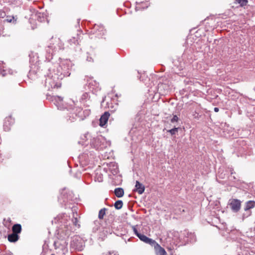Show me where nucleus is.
<instances>
[{
  "instance_id": "nucleus-28",
  "label": "nucleus",
  "mask_w": 255,
  "mask_h": 255,
  "mask_svg": "<svg viewBox=\"0 0 255 255\" xmlns=\"http://www.w3.org/2000/svg\"><path fill=\"white\" fill-rule=\"evenodd\" d=\"M114 193L117 197L121 198L124 196V190L122 188L119 187L115 189Z\"/></svg>"
},
{
  "instance_id": "nucleus-6",
  "label": "nucleus",
  "mask_w": 255,
  "mask_h": 255,
  "mask_svg": "<svg viewBox=\"0 0 255 255\" xmlns=\"http://www.w3.org/2000/svg\"><path fill=\"white\" fill-rule=\"evenodd\" d=\"M90 141L91 146L96 150H102L110 145V142L101 135L93 137Z\"/></svg>"
},
{
  "instance_id": "nucleus-36",
  "label": "nucleus",
  "mask_w": 255,
  "mask_h": 255,
  "mask_svg": "<svg viewBox=\"0 0 255 255\" xmlns=\"http://www.w3.org/2000/svg\"><path fill=\"white\" fill-rule=\"evenodd\" d=\"M95 180L99 182H102L103 181V175L101 174H98L97 173L96 174V177H95Z\"/></svg>"
},
{
  "instance_id": "nucleus-14",
  "label": "nucleus",
  "mask_w": 255,
  "mask_h": 255,
  "mask_svg": "<svg viewBox=\"0 0 255 255\" xmlns=\"http://www.w3.org/2000/svg\"><path fill=\"white\" fill-rule=\"evenodd\" d=\"M229 205L234 212H238L241 209V202L238 199H233L230 200Z\"/></svg>"
},
{
  "instance_id": "nucleus-44",
  "label": "nucleus",
  "mask_w": 255,
  "mask_h": 255,
  "mask_svg": "<svg viewBox=\"0 0 255 255\" xmlns=\"http://www.w3.org/2000/svg\"><path fill=\"white\" fill-rule=\"evenodd\" d=\"M5 16V13L2 10H0V18H3Z\"/></svg>"
},
{
  "instance_id": "nucleus-21",
  "label": "nucleus",
  "mask_w": 255,
  "mask_h": 255,
  "mask_svg": "<svg viewBox=\"0 0 255 255\" xmlns=\"http://www.w3.org/2000/svg\"><path fill=\"white\" fill-rule=\"evenodd\" d=\"M90 138H92L90 134L88 132L83 135L81 138V140L78 142L79 144H81L82 145H87L90 142L88 141V139Z\"/></svg>"
},
{
  "instance_id": "nucleus-31",
  "label": "nucleus",
  "mask_w": 255,
  "mask_h": 255,
  "mask_svg": "<svg viewBox=\"0 0 255 255\" xmlns=\"http://www.w3.org/2000/svg\"><path fill=\"white\" fill-rule=\"evenodd\" d=\"M107 210V209L106 208H104L101 209L99 212L98 214V218L99 219H103L104 218V216L106 214V211Z\"/></svg>"
},
{
  "instance_id": "nucleus-42",
  "label": "nucleus",
  "mask_w": 255,
  "mask_h": 255,
  "mask_svg": "<svg viewBox=\"0 0 255 255\" xmlns=\"http://www.w3.org/2000/svg\"><path fill=\"white\" fill-rule=\"evenodd\" d=\"M86 60L88 62H93L92 57L88 53H87Z\"/></svg>"
},
{
  "instance_id": "nucleus-11",
  "label": "nucleus",
  "mask_w": 255,
  "mask_h": 255,
  "mask_svg": "<svg viewBox=\"0 0 255 255\" xmlns=\"http://www.w3.org/2000/svg\"><path fill=\"white\" fill-rule=\"evenodd\" d=\"M192 116L194 119L197 120H203L205 118L204 110L201 108L198 107L192 112Z\"/></svg>"
},
{
  "instance_id": "nucleus-47",
  "label": "nucleus",
  "mask_w": 255,
  "mask_h": 255,
  "mask_svg": "<svg viewBox=\"0 0 255 255\" xmlns=\"http://www.w3.org/2000/svg\"><path fill=\"white\" fill-rule=\"evenodd\" d=\"M178 210L180 213H181L182 212L185 211V210L183 207L181 208V207H179Z\"/></svg>"
},
{
  "instance_id": "nucleus-7",
  "label": "nucleus",
  "mask_w": 255,
  "mask_h": 255,
  "mask_svg": "<svg viewBox=\"0 0 255 255\" xmlns=\"http://www.w3.org/2000/svg\"><path fill=\"white\" fill-rule=\"evenodd\" d=\"M85 247V241L78 236H74L71 241L70 247L73 251H82Z\"/></svg>"
},
{
  "instance_id": "nucleus-22",
  "label": "nucleus",
  "mask_w": 255,
  "mask_h": 255,
  "mask_svg": "<svg viewBox=\"0 0 255 255\" xmlns=\"http://www.w3.org/2000/svg\"><path fill=\"white\" fill-rule=\"evenodd\" d=\"M14 123V120L11 117H7L5 118L4 122L3 128L5 130H8L10 128L9 127L12 125Z\"/></svg>"
},
{
  "instance_id": "nucleus-13",
  "label": "nucleus",
  "mask_w": 255,
  "mask_h": 255,
  "mask_svg": "<svg viewBox=\"0 0 255 255\" xmlns=\"http://www.w3.org/2000/svg\"><path fill=\"white\" fill-rule=\"evenodd\" d=\"M182 237H185L187 239L185 242H194L196 241V236L194 233L185 230L183 233H181L179 236V238L182 239Z\"/></svg>"
},
{
  "instance_id": "nucleus-17",
  "label": "nucleus",
  "mask_w": 255,
  "mask_h": 255,
  "mask_svg": "<svg viewBox=\"0 0 255 255\" xmlns=\"http://www.w3.org/2000/svg\"><path fill=\"white\" fill-rule=\"evenodd\" d=\"M79 110V111L77 113H76L75 111L73 113L71 114V115L68 116L67 118V121H70V122H73L75 121L76 119L78 116L79 117H82V115L81 114L82 109L81 108H78L76 109V111Z\"/></svg>"
},
{
  "instance_id": "nucleus-4",
  "label": "nucleus",
  "mask_w": 255,
  "mask_h": 255,
  "mask_svg": "<svg viewBox=\"0 0 255 255\" xmlns=\"http://www.w3.org/2000/svg\"><path fill=\"white\" fill-rule=\"evenodd\" d=\"M64 44L62 41L58 38H53L51 40V42L47 46L46 51V59L49 62L52 59L53 55L54 52L59 50L63 49Z\"/></svg>"
},
{
  "instance_id": "nucleus-30",
  "label": "nucleus",
  "mask_w": 255,
  "mask_h": 255,
  "mask_svg": "<svg viewBox=\"0 0 255 255\" xmlns=\"http://www.w3.org/2000/svg\"><path fill=\"white\" fill-rule=\"evenodd\" d=\"M17 17L14 16H7L5 19V21L7 22H10L12 23H15L16 22Z\"/></svg>"
},
{
  "instance_id": "nucleus-9",
  "label": "nucleus",
  "mask_w": 255,
  "mask_h": 255,
  "mask_svg": "<svg viewBox=\"0 0 255 255\" xmlns=\"http://www.w3.org/2000/svg\"><path fill=\"white\" fill-rule=\"evenodd\" d=\"M47 99L53 102L58 110H62L65 109L62 97L58 96L47 95Z\"/></svg>"
},
{
  "instance_id": "nucleus-51",
  "label": "nucleus",
  "mask_w": 255,
  "mask_h": 255,
  "mask_svg": "<svg viewBox=\"0 0 255 255\" xmlns=\"http://www.w3.org/2000/svg\"><path fill=\"white\" fill-rule=\"evenodd\" d=\"M7 221L9 223H10L11 222V220H10V218H8L7 220Z\"/></svg>"
},
{
  "instance_id": "nucleus-48",
  "label": "nucleus",
  "mask_w": 255,
  "mask_h": 255,
  "mask_svg": "<svg viewBox=\"0 0 255 255\" xmlns=\"http://www.w3.org/2000/svg\"><path fill=\"white\" fill-rule=\"evenodd\" d=\"M171 121L172 123H174V122H175V115H174L173 114V117L172 118Z\"/></svg>"
},
{
  "instance_id": "nucleus-32",
  "label": "nucleus",
  "mask_w": 255,
  "mask_h": 255,
  "mask_svg": "<svg viewBox=\"0 0 255 255\" xmlns=\"http://www.w3.org/2000/svg\"><path fill=\"white\" fill-rule=\"evenodd\" d=\"M123 205V203L122 200H118L114 204V206L115 208L117 210L121 209Z\"/></svg>"
},
{
  "instance_id": "nucleus-15",
  "label": "nucleus",
  "mask_w": 255,
  "mask_h": 255,
  "mask_svg": "<svg viewBox=\"0 0 255 255\" xmlns=\"http://www.w3.org/2000/svg\"><path fill=\"white\" fill-rule=\"evenodd\" d=\"M71 209L73 213L72 222L74 226L79 228L80 227V225L79 224V219L80 217L77 213V209L75 207H72Z\"/></svg>"
},
{
  "instance_id": "nucleus-50",
  "label": "nucleus",
  "mask_w": 255,
  "mask_h": 255,
  "mask_svg": "<svg viewBox=\"0 0 255 255\" xmlns=\"http://www.w3.org/2000/svg\"><path fill=\"white\" fill-rule=\"evenodd\" d=\"M4 255H12V254L10 253H6Z\"/></svg>"
},
{
  "instance_id": "nucleus-39",
  "label": "nucleus",
  "mask_w": 255,
  "mask_h": 255,
  "mask_svg": "<svg viewBox=\"0 0 255 255\" xmlns=\"http://www.w3.org/2000/svg\"><path fill=\"white\" fill-rule=\"evenodd\" d=\"M167 132H169L172 135L175 134V126L170 129H167Z\"/></svg>"
},
{
  "instance_id": "nucleus-35",
  "label": "nucleus",
  "mask_w": 255,
  "mask_h": 255,
  "mask_svg": "<svg viewBox=\"0 0 255 255\" xmlns=\"http://www.w3.org/2000/svg\"><path fill=\"white\" fill-rule=\"evenodd\" d=\"M235 1L239 3L241 6L246 5L248 3V0H235Z\"/></svg>"
},
{
  "instance_id": "nucleus-18",
  "label": "nucleus",
  "mask_w": 255,
  "mask_h": 255,
  "mask_svg": "<svg viewBox=\"0 0 255 255\" xmlns=\"http://www.w3.org/2000/svg\"><path fill=\"white\" fill-rule=\"evenodd\" d=\"M151 246L154 247L156 255H166L165 250L155 241Z\"/></svg>"
},
{
  "instance_id": "nucleus-54",
  "label": "nucleus",
  "mask_w": 255,
  "mask_h": 255,
  "mask_svg": "<svg viewBox=\"0 0 255 255\" xmlns=\"http://www.w3.org/2000/svg\"><path fill=\"white\" fill-rule=\"evenodd\" d=\"M178 128H176V132H177V131H178Z\"/></svg>"
},
{
  "instance_id": "nucleus-55",
  "label": "nucleus",
  "mask_w": 255,
  "mask_h": 255,
  "mask_svg": "<svg viewBox=\"0 0 255 255\" xmlns=\"http://www.w3.org/2000/svg\"><path fill=\"white\" fill-rule=\"evenodd\" d=\"M233 173H234V172L232 171L231 174H233Z\"/></svg>"
},
{
  "instance_id": "nucleus-33",
  "label": "nucleus",
  "mask_w": 255,
  "mask_h": 255,
  "mask_svg": "<svg viewBox=\"0 0 255 255\" xmlns=\"http://www.w3.org/2000/svg\"><path fill=\"white\" fill-rule=\"evenodd\" d=\"M93 224L95 226L93 227V231L94 232H96L100 227V223H99V221H95L94 222Z\"/></svg>"
},
{
  "instance_id": "nucleus-20",
  "label": "nucleus",
  "mask_w": 255,
  "mask_h": 255,
  "mask_svg": "<svg viewBox=\"0 0 255 255\" xmlns=\"http://www.w3.org/2000/svg\"><path fill=\"white\" fill-rule=\"evenodd\" d=\"M110 115V113L108 112H106L101 116L99 120V125L101 127H104L106 125Z\"/></svg>"
},
{
  "instance_id": "nucleus-24",
  "label": "nucleus",
  "mask_w": 255,
  "mask_h": 255,
  "mask_svg": "<svg viewBox=\"0 0 255 255\" xmlns=\"http://www.w3.org/2000/svg\"><path fill=\"white\" fill-rule=\"evenodd\" d=\"M138 238L143 242L148 244L152 246V245L154 243L155 241L152 240V239L146 237L145 235L140 234Z\"/></svg>"
},
{
  "instance_id": "nucleus-12",
  "label": "nucleus",
  "mask_w": 255,
  "mask_h": 255,
  "mask_svg": "<svg viewBox=\"0 0 255 255\" xmlns=\"http://www.w3.org/2000/svg\"><path fill=\"white\" fill-rule=\"evenodd\" d=\"M79 102L81 105L86 107H89L91 104V100L89 93H83L79 98Z\"/></svg>"
},
{
  "instance_id": "nucleus-25",
  "label": "nucleus",
  "mask_w": 255,
  "mask_h": 255,
  "mask_svg": "<svg viewBox=\"0 0 255 255\" xmlns=\"http://www.w3.org/2000/svg\"><path fill=\"white\" fill-rule=\"evenodd\" d=\"M67 42L70 44L71 48H72L73 47L75 48L74 46H76V48L80 49L78 46L79 43L78 40L75 37H73L72 39H69Z\"/></svg>"
},
{
  "instance_id": "nucleus-34",
  "label": "nucleus",
  "mask_w": 255,
  "mask_h": 255,
  "mask_svg": "<svg viewBox=\"0 0 255 255\" xmlns=\"http://www.w3.org/2000/svg\"><path fill=\"white\" fill-rule=\"evenodd\" d=\"M245 213L243 214V219L248 218L252 215V211L251 210H245Z\"/></svg>"
},
{
  "instance_id": "nucleus-52",
  "label": "nucleus",
  "mask_w": 255,
  "mask_h": 255,
  "mask_svg": "<svg viewBox=\"0 0 255 255\" xmlns=\"http://www.w3.org/2000/svg\"><path fill=\"white\" fill-rule=\"evenodd\" d=\"M1 160H2V156H1V153H0V161H1Z\"/></svg>"
},
{
  "instance_id": "nucleus-40",
  "label": "nucleus",
  "mask_w": 255,
  "mask_h": 255,
  "mask_svg": "<svg viewBox=\"0 0 255 255\" xmlns=\"http://www.w3.org/2000/svg\"><path fill=\"white\" fill-rule=\"evenodd\" d=\"M94 84H95V85H97V83H96V82L95 81H94ZM93 85H94V84H93V82H91L89 83V85H88V87H89V89H90V90H93V89H94V87H92V86H93Z\"/></svg>"
},
{
  "instance_id": "nucleus-10",
  "label": "nucleus",
  "mask_w": 255,
  "mask_h": 255,
  "mask_svg": "<svg viewBox=\"0 0 255 255\" xmlns=\"http://www.w3.org/2000/svg\"><path fill=\"white\" fill-rule=\"evenodd\" d=\"M91 32L95 34L96 36L100 38L102 37L106 33V30L103 25L95 24L92 29Z\"/></svg>"
},
{
  "instance_id": "nucleus-1",
  "label": "nucleus",
  "mask_w": 255,
  "mask_h": 255,
  "mask_svg": "<svg viewBox=\"0 0 255 255\" xmlns=\"http://www.w3.org/2000/svg\"><path fill=\"white\" fill-rule=\"evenodd\" d=\"M48 73H47L46 78L45 81V86L48 90L54 88H58L61 87V80H62V76H58L55 73L54 68L50 67V63H48L47 65Z\"/></svg>"
},
{
  "instance_id": "nucleus-49",
  "label": "nucleus",
  "mask_w": 255,
  "mask_h": 255,
  "mask_svg": "<svg viewBox=\"0 0 255 255\" xmlns=\"http://www.w3.org/2000/svg\"><path fill=\"white\" fill-rule=\"evenodd\" d=\"M214 110L215 112H218L219 111V109L218 108L215 107V108H214Z\"/></svg>"
},
{
  "instance_id": "nucleus-53",
  "label": "nucleus",
  "mask_w": 255,
  "mask_h": 255,
  "mask_svg": "<svg viewBox=\"0 0 255 255\" xmlns=\"http://www.w3.org/2000/svg\"><path fill=\"white\" fill-rule=\"evenodd\" d=\"M141 4H142V3H141V4H139L138 6H142L141 5Z\"/></svg>"
},
{
  "instance_id": "nucleus-5",
  "label": "nucleus",
  "mask_w": 255,
  "mask_h": 255,
  "mask_svg": "<svg viewBox=\"0 0 255 255\" xmlns=\"http://www.w3.org/2000/svg\"><path fill=\"white\" fill-rule=\"evenodd\" d=\"M50 67L55 69L56 74L62 76V79L65 77L69 76L71 74V63L69 61H62L60 65H50Z\"/></svg>"
},
{
  "instance_id": "nucleus-38",
  "label": "nucleus",
  "mask_w": 255,
  "mask_h": 255,
  "mask_svg": "<svg viewBox=\"0 0 255 255\" xmlns=\"http://www.w3.org/2000/svg\"><path fill=\"white\" fill-rule=\"evenodd\" d=\"M132 229L133 230V231L134 234L138 237L139 236V235L140 234V233H138L135 226H132Z\"/></svg>"
},
{
  "instance_id": "nucleus-26",
  "label": "nucleus",
  "mask_w": 255,
  "mask_h": 255,
  "mask_svg": "<svg viewBox=\"0 0 255 255\" xmlns=\"http://www.w3.org/2000/svg\"><path fill=\"white\" fill-rule=\"evenodd\" d=\"M8 241L11 243L16 242L19 239V236L16 234L12 233L7 236Z\"/></svg>"
},
{
  "instance_id": "nucleus-27",
  "label": "nucleus",
  "mask_w": 255,
  "mask_h": 255,
  "mask_svg": "<svg viewBox=\"0 0 255 255\" xmlns=\"http://www.w3.org/2000/svg\"><path fill=\"white\" fill-rule=\"evenodd\" d=\"M21 226L19 224H15L12 227V232L14 234L18 235L21 232Z\"/></svg>"
},
{
  "instance_id": "nucleus-23",
  "label": "nucleus",
  "mask_w": 255,
  "mask_h": 255,
  "mask_svg": "<svg viewBox=\"0 0 255 255\" xmlns=\"http://www.w3.org/2000/svg\"><path fill=\"white\" fill-rule=\"evenodd\" d=\"M144 186L138 181H136L134 191H136L139 194H142L144 192Z\"/></svg>"
},
{
  "instance_id": "nucleus-56",
  "label": "nucleus",
  "mask_w": 255,
  "mask_h": 255,
  "mask_svg": "<svg viewBox=\"0 0 255 255\" xmlns=\"http://www.w3.org/2000/svg\"><path fill=\"white\" fill-rule=\"evenodd\" d=\"M54 255V254H52V255Z\"/></svg>"
},
{
  "instance_id": "nucleus-46",
  "label": "nucleus",
  "mask_w": 255,
  "mask_h": 255,
  "mask_svg": "<svg viewBox=\"0 0 255 255\" xmlns=\"http://www.w3.org/2000/svg\"><path fill=\"white\" fill-rule=\"evenodd\" d=\"M148 7V5H146L145 6H136V10L137 9H144L145 8H147Z\"/></svg>"
},
{
  "instance_id": "nucleus-16",
  "label": "nucleus",
  "mask_w": 255,
  "mask_h": 255,
  "mask_svg": "<svg viewBox=\"0 0 255 255\" xmlns=\"http://www.w3.org/2000/svg\"><path fill=\"white\" fill-rule=\"evenodd\" d=\"M66 188L62 189L60 196L58 197L59 202L62 204L67 206L68 203V197L65 192Z\"/></svg>"
},
{
  "instance_id": "nucleus-41",
  "label": "nucleus",
  "mask_w": 255,
  "mask_h": 255,
  "mask_svg": "<svg viewBox=\"0 0 255 255\" xmlns=\"http://www.w3.org/2000/svg\"><path fill=\"white\" fill-rule=\"evenodd\" d=\"M6 75V72L4 70L1 69V66L0 65V75L4 77Z\"/></svg>"
},
{
  "instance_id": "nucleus-19",
  "label": "nucleus",
  "mask_w": 255,
  "mask_h": 255,
  "mask_svg": "<svg viewBox=\"0 0 255 255\" xmlns=\"http://www.w3.org/2000/svg\"><path fill=\"white\" fill-rule=\"evenodd\" d=\"M169 89V86L166 84L160 83L158 84L157 91L160 94H166Z\"/></svg>"
},
{
  "instance_id": "nucleus-2",
  "label": "nucleus",
  "mask_w": 255,
  "mask_h": 255,
  "mask_svg": "<svg viewBox=\"0 0 255 255\" xmlns=\"http://www.w3.org/2000/svg\"><path fill=\"white\" fill-rule=\"evenodd\" d=\"M29 56L30 70L28 77L32 80H34L41 75L42 70L40 69L39 60L37 54L31 53Z\"/></svg>"
},
{
  "instance_id": "nucleus-8",
  "label": "nucleus",
  "mask_w": 255,
  "mask_h": 255,
  "mask_svg": "<svg viewBox=\"0 0 255 255\" xmlns=\"http://www.w3.org/2000/svg\"><path fill=\"white\" fill-rule=\"evenodd\" d=\"M79 161L80 165L82 167L89 164L90 161H92L94 158V154L93 151L84 152L79 155Z\"/></svg>"
},
{
  "instance_id": "nucleus-29",
  "label": "nucleus",
  "mask_w": 255,
  "mask_h": 255,
  "mask_svg": "<svg viewBox=\"0 0 255 255\" xmlns=\"http://www.w3.org/2000/svg\"><path fill=\"white\" fill-rule=\"evenodd\" d=\"M255 207V202L254 201H249L246 203L245 210H251Z\"/></svg>"
},
{
  "instance_id": "nucleus-37",
  "label": "nucleus",
  "mask_w": 255,
  "mask_h": 255,
  "mask_svg": "<svg viewBox=\"0 0 255 255\" xmlns=\"http://www.w3.org/2000/svg\"><path fill=\"white\" fill-rule=\"evenodd\" d=\"M83 113L84 114V117L86 118V117H88L90 115L91 111L90 109H86L84 111H83Z\"/></svg>"
},
{
  "instance_id": "nucleus-45",
  "label": "nucleus",
  "mask_w": 255,
  "mask_h": 255,
  "mask_svg": "<svg viewBox=\"0 0 255 255\" xmlns=\"http://www.w3.org/2000/svg\"><path fill=\"white\" fill-rule=\"evenodd\" d=\"M106 255H119L117 253L114 252H109Z\"/></svg>"
},
{
  "instance_id": "nucleus-43",
  "label": "nucleus",
  "mask_w": 255,
  "mask_h": 255,
  "mask_svg": "<svg viewBox=\"0 0 255 255\" xmlns=\"http://www.w3.org/2000/svg\"><path fill=\"white\" fill-rule=\"evenodd\" d=\"M113 166H114V167H115L116 168H114V169L113 170V171H112V173H113V174H117V173H118V169H117V165H116V164H114Z\"/></svg>"
},
{
  "instance_id": "nucleus-3",
  "label": "nucleus",
  "mask_w": 255,
  "mask_h": 255,
  "mask_svg": "<svg viewBox=\"0 0 255 255\" xmlns=\"http://www.w3.org/2000/svg\"><path fill=\"white\" fill-rule=\"evenodd\" d=\"M58 221L59 224H61V226L64 227H61L59 230L58 235H59V238L61 240L68 237L72 232L71 227L70 226V216L64 214L62 215L57 217Z\"/></svg>"
}]
</instances>
